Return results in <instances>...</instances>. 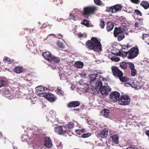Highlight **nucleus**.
I'll return each instance as SVG.
<instances>
[{
	"label": "nucleus",
	"instance_id": "20e7f679",
	"mask_svg": "<svg viewBox=\"0 0 149 149\" xmlns=\"http://www.w3.org/2000/svg\"><path fill=\"white\" fill-rule=\"evenodd\" d=\"M139 49L137 47H132L127 51L128 55L127 58L129 59L134 58L138 55Z\"/></svg>",
	"mask_w": 149,
	"mask_h": 149
},
{
	"label": "nucleus",
	"instance_id": "f8f14e48",
	"mask_svg": "<svg viewBox=\"0 0 149 149\" xmlns=\"http://www.w3.org/2000/svg\"><path fill=\"white\" fill-rule=\"evenodd\" d=\"M108 130L105 129L97 134V136L99 138H104L108 135Z\"/></svg>",
	"mask_w": 149,
	"mask_h": 149
},
{
	"label": "nucleus",
	"instance_id": "c03bdc74",
	"mask_svg": "<svg viewBox=\"0 0 149 149\" xmlns=\"http://www.w3.org/2000/svg\"><path fill=\"white\" fill-rule=\"evenodd\" d=\"M128 65H129V68L131 70L135 69L134 66L133 64L131 63L130 62L129 63Z\"/></svg>",
	"mask_w": 149,
	"mask_h": 149
},
{
	"label": "nucleus",
	"instance_id": "58836bf2",
	"mask_svg": "<svg viewBox=\"0 0 149 149\" xmlns=\"http://www.w3.org/2000/svg\"><path fill=\"white\" fill-rule=\"evenodd\" d=\"M125 36L123 33L118 36V41H120L122 40L124 38Z\"/></svg>",
	"mask_w": 149,
	"mask_h": 149
},
{
	"label": "nucleus",
	"instance_id": "4d7b16f0",
	"mask_svg": "<svg viewBox=\"0 0 149 149\" xmlns=\"http://www.w3.org/2000/svg\"><path fill=\"white\" fill-rule=\"evenodd\" d=\"M84 36L83 35L82 33H80L79 35V37L80 38Z\"/></svg>",
	"mask_w": 149,
	"mask_h": 149
},
{
	"label": "nucleus",
	"instance_id": "49530a36",
	"mask_svg": "<svg viewBox=\"0 0 149 149\" xmlns=\"http://www.w3.org/2000/svg\"><path fill=\"white\" fill-rule=\"evenodd\" d=\"M135 13L137 15L140 16H141L142 15L141 13L138 10H135Z\"/></svg>",
	"mask_w": 149,
	"mask_h": 149
},
{
	"label": "nucleus",
	"instance_id": "2f4dec72",
	"mask_svg": "<svg viewBox=\"0 0 149 149\" xmlns=\"http://www.w3.org/2000/svg\"><path fill=\"white\" fill-rule=\"evenodd\" d=\"M36 27H35L34 28H33V29H28L27 28H24L23 29L24 31H23L24 32L25 31H29V32L31 33L32 32H36Z\"/></svg>",
	"mask_w": 149,
	"mask_h": 149
},
{
	"label": "nucleus",
	"instance_id": "bf43d9fd",
	"mask_svg": "<svg viewBox=\"0 0 149 149\" xmlns=\"http://www.w3.org/2000/svg\"><path fill=\"white\" fill-rule=\"evenodd\" d=\"M59 36H60L61 37H63V36H62V35H61V34H59Z\"/></svg>",
	"mask_w": 149,
	"mask_h": 149
},
{
	"label": "nucleus",
	"instance_id": "b1692460",
	"mask_svg": "<svg viewBox=\"0 0 149 149\" xmlns=\"http://www.w3.org/2000/svg\"><path fill=\"white\" fill-rule=\"evenodd\" d=\"M113 6H114V9L115 13L121 10L122 8V6L120 4L116 5Z\"/></svg>",
	"mask_w": 149,
	"mask_h": 149
},
{
	"label": "nucleus",
	"instance_id": "e433bc0d",
	"mask_svg": "<svg viewBox=\"0 0 149 149\" xmlns=\"http://www.w3.org/2000/svg\"><path fill=\"white\" fill-rule=\"evenodd\" d=\"M95 85L97 87H101L102 86V83L101 81H100L99 80H97V82H95Z\"/></svg>",
	"mask_w": 149,
	"mask_h": 149
},
{
	"label": "nucleus",
	"instance_id": "a19ab883",
	"mask_svg": "<svg viewBox=\"0 0 149 149\" xmlns=\"http://www.w3.org/2000/svg\"><path fill=\"white\" fill-rule=\"evenodd\" d=\"M91 135V133H87L86 134H83L81 136V137L83 138H86L90 136Z\"/></svg>",
	"mask_w": 149,
	"mask_h": 149
},
{
	"label": "nucleus",
	"instance_id": "4c0bfd02",
	"mask_svg": "<svg viewBox=\"0 0 149 149\" xmlns=\"http://www.w3.org/2000/svg\"><path fill=\"white\" fill-rule=\"evenodd\" d=\"M6 84V81L2 79H0V88L2 87Z\"/></svg>",
	"mask_w": 149,
	"mask_h": 149
},
{
	"label": "nucleus",
	"instance_id": "e2e57ef3",
	"mask_svg": "<svg viewBox=\"0 0 149 149\" xmlns=\"http://www.w3.org/2000/svg\"><path fill=\"white\" fill-rule=\"evenodd\" d=\"M100 78H102L100 76L99 77V79H100Z\"/></svg>",
	"mask_w": 149,
	"mask_h": 149
},
{
	"label": "nucleus",
	"instance_id": "338daca9",
	"mask_svg": "<svg viewBox=\"0 0 149 149\" xmlns=\"http://www.w3.org/2000/svg\"><path fill=\"white\" fill-rule=\"evenodd\" d=\"M53 111H51L50 112H53Z\"/></svg>",
	"mask_w": 149,
	"mask_h": 149
},
{
	"label": "nucleus",
	"instance_id": "7ed1b4c3",
	"mask_svg": "<svg viewBox=\"0 0 149 149\" xmlns=\"http://www.w3.org/2000/svg\"><path fill=\"white\" fill-rule=\"evenodd\" d=\"M121 48L117 53V55L121 56L123 57H126L128 54L127 51L130 46L129 44L127 45H121Z\"/></svg>",
	"mask_w": 149,
	"mask_h": 149
},
{
	"label": "nucleus",
	"instance_id": "423d86ee",
	"mask_svg": "<svg viewBox=\"0 0 149 149\" xmlns=\"http://www.w3.org/2000/svg\"><path fill=\"white\" fill-rule=\"evenodd\" d=\"M67 128L65 126H60L54 128L55 132L58 134L62 135L65 134L67 132Z\"/></svg>",
	"mask_w": 149,
	"mask_h": 149
},
{
	"label": "nucleus",
	"instance_id": "393cba45",
	"mask_svg": "<svg viewBox=\"0 0 149 149\" xmlns=\"http://www.w3.org/2000/svg\"><path fill=\"white\" fill-rule=\"evenodd\" d=\"M123 73L119 77L120 80L122 82H124L127 81L129 79L126 77L123 76Z\"/></svg>",
	"mask_w": 149,
	"mask_h": 149
},
{
	"label": "nucleus",
	"instance_id": "5701e85b",
	"mask_svg": "<svg viewBox=\"0 0 149 149\" xmlns=\"http://www.w3.org/2000/svg\"><path fill=\"white\" fill-rule=\"evenodd\" d=\"M112 139L113 143L118 144L119 143L118 137L117 135H114L112 136Z\"/></svg>",
	"mask_w": 149,
	"mask_h": 149
},
{
	"label": "nucleus",
	"instance_id": "72a5a7b5",
	"mask_svg": "<svg viewBox=\"0 0 149 149\" xmlns=\"http://www.w3.org/2000/svg\"><path fill=\"white\" fill-rule=\"evenodd\" d=\"M120 66L121 68L125 69L127 68V63L125 62H123L120 63Z\"/></svg>",
	"mask_w": 149,
	"mask_h": 149
},
{
	"label": "nucleus",
	"instance_id": "864d4df0",
	"mask_svg": "<svg viewBox=\"0 0 149 149\" xmlns=\"http://www.w3.org/2000/svg\"><path fill=\"white\" fill-rule=\"evenodd\" d=\"M58 46L60 48H62L63 47V45L61 43L58 42L57 43Z\"/></svg>",
	"mask_w": 149,
	"mask_h": 149
},
{
	"label": "nucleus",
	"instance_id": "ddd939ff",
	"mask_svg": "<svg viewBox=\"0 0 149 149\" xmlns=\"http://www.w3.org/2000/svg\"><path fill=\"white\" fill-rule=\"evenodd\" d=\"M44 146L48 148H51L52 146V141L49 137H46L45 138Z\"/></svg>",
	"mask_w": 149,
	"mask_h": 149
},
{
	"label": "nucleus",
	"instance_id": "39448f33",
	"mask_svg": "<svg viewBox=\"0 0 149 149\" xmlns=\"http://www.w3.org/2000/svg\"><path fill=\"white\" fill-rule=\"evenodd\" d=\"M120 93L117 91H113L111 92L109 96L110 100L114 102H117L119 99Z\"/></svg>",
	"mask_w": 149,
	"mask_h": 149
},
{
	"label": "nucleus",
	"instance_id": "aec40b11",
	"mask_svg": "<svg viewBox=\"0 0 149 149\" xmlns=\"http://www.w3.org/2000/svg\"><path fill=\"white\" fill-rule=\"evenodd\" d=\"M107 25V30L108 31H110L113 29L114 26L112 22H108Z\"/></svg>",
	"mask_w": 149,
	"mask_h": 149
},
{
	"label": "nucleus",
	"instance_id": "09e8293b",
	"mask_svg": "<svg viewBox=\"0 0 149 149\" xmlns=\"http://www.w3.org/2000/svg\"><path fill=\"white\" fill-rule=\"evenodd\" d=\"M94 2L96 5H100L101 4L100 0H94Z\"/></svg>",
	"mask_w": 149,
	"mask_h": 149
},
{
	"label": "nucleus",
	"instance_id": "bb28decb",
	"mask_svg": "<svg viewBox=\"0 0 149 149\" xmlns=\"http://www.w3.org/2000/svg\"><path fill=\"white\" fill-rule=\"evenodd\" d=\"M113 6L110 7H107L106 10V12L108 13H115L114 10V8Z\"/></svg>",
	"mask_w": 149,
	"mask_h": 149
},
{
	"label": "nucleus",
	"instance_id": "1a4fd4ad",
	"mask_svg": "<svg viewBox=\"0 0 149 149\" xmlns=\"http://www.w3.org/2000/svg\"><path fill=\"white\" fill-rule=\"evenodd\" d=\"M36 94L40 97H44L45 93H46L45 91L44 88L42 87L38 86L36 88Z\"/></svg>",
	"mask_w": 149,
	"mask_h": 149
},
{
	"label": "nucleus",
	"instance_id": "f257e3e1",
	"mask_svg": "<svg viewBox=\"0 0 149 149\" xmlns=\"http://www.w3.org/2000/svg\"><path fill=\"white\" fill-rule=\"evenodd\" d=\"M85 46L87 48L96 52H99L102 50L101 43L95 37H92L91 40L86 41Z\"/></svg>",
	"mask_w": 149,
	"mask_h": 149
},
{
	"label": "nucleus",
	"instance_id": "cd10ccee",
	"mask_svg": "<svg viewBox=\"0 0 149 149\" xmlns=\"http://www.w3.org/2000/svg\"><path fill=\"white\" fill-rule=\"evenodd\" d=\"M89 21L88 20L84 19L81 22V24L87 27H88L89 26Z\"/></svg>",
	"mask_w": 149,
	"mask_h": 149
},
{
	"label": "nucleus",
	"instance_id": "4468645a",
	"mask_svg": "<svg viewBox=\"0 0 149 149\" xmlns=\"http://www.w3.org/2000/svg\"><path fill=\"white\" fill-rule=\"evenodd\" d=\"M42 55L44 58L49 61L51 62L52 59V56L49 52H46L43 53Z\"/></svg>",
	"mask_w": 149,
	"mask_h": 149
},
{
	"label": "nucleus",
	"instance_id": "2eb2a0df",
	"mask_svg": "<svg viewBox=\"0 0 149 149\" xmlns=\"http://www.w3.org/2000/svg\"><path fill=\"white\" fill-rule=\"evenodd\" d=\"M139 83H136V84H134L133 86H132L133 88H135L137 89H141V88H143L144 90H146L147 87H148L147 85L144 83V84L142 85L141 86L139 85Z\"/></svg>",
	"mask_w": 149,
	"mask_h": 149
},
{
	"label": "nucleus",
	"instance_id": "8fccbe9b",
	"mask_svg": "<svg viewBox=\"0 0 149 149\" xmlns=\"http://www.w3.org/2000/svg\"><path fill=\"white\" fill-rule=\"evenodd\" d=\"M69 16L72 19H74L75 17L74 15V14L72 13H70Z\"/></svg>",
	"mask_w": 149,
	"mask_h": 149
},
{
	"label": "nucleus",
	"instance_id": "de8ad7c7",
	"mask_svg": "<svg viewBox=\"0 0 149 149\" xmlns=\"http://www.w3.org/2000/svg\"><path fill=\"white\" fill-rule=\"evenodd\" d=\"M131 2L132 3L136 4H138L140 3V0H130Z\"/></svg>",
	"mask_w": 149,
	"mask_h": 149
},
{
	"label": "nucleus",
	"instance_id": "9d476101",
	"mask_svg": "<svg viewBox=\"0 0 149 149\" xmlns=\"http://www.w3.org/2000/svg\"><path fill=\"white\" fill-rule=\"evenodd\" d=\"M111 89L109 86H103L100 88V90L101 94L103 96L108 94L109 92L111 91Z\"/></svg>",
	"mask_w": 149,
	"mask_h": 149
},
{
	"label": "nucleus",
	"instance_id": "c9c22d12",
	"mask_svg": "<svg viewBox=\"0 0 149 149\" xmlns=\"http://www.w3.org/2000/svg\"><path fill=\"white\" fill-rule=\"evenodd\" d=\"M100 26L102 29H103L105 26V22L102 19L100 20Z\"/></svg>",
	"mask_w": 149,
	"mask_h": 149
},
{
	"label": "nucleus",
	"instance_id": "79ce46f5",
	"mask_svg": "<svg viewBox=\"0 0 149 149\" xmlns=\"http://www.w3.org/2000/svg\"><path fill=\"white\" fill-rule=\"evenodd\" d=\"M136 74V69H134L131 70V75L132 76L134 77L135 76Z\"/></svg>",
	"mask_w": 149,
	"mask_h": 149
},
{
	"label": "nucleus",
	"instance_id": "c756f323",
	"mask_svg": "<svg viewBox=\"0 0 149 149\" xmlns=\"http://www.w3.org/2000/svg\"><path fill=\"white\" fill-rule=\"evenodd\" d=\"M57 93L58 94L61 95V96H63L64 93L63 91L61 90V88L60 87H58L56 89Z\"/></svg>",
	"mask_w": 149,
	"mask_h": 149
},
{
	"label": "nucleus",
	"instance_id": "4be33fe9",
	"mask_svg": "<svg viewBox=\"0 0 149 149\" xmlns=\"http://www.w3.org/2000/svg\"><path fill=\"white\" fill-rule=\"evenodd\" d=\"M23 68L21 67L16 66L14 69V72L17 73H20L23 71Z\"/></svg>",
	"mask_w": 149,
	"mask_h": 149
},
{
	"label": "nucleus",
	"instance_id": "603ef678",
	"mask_svg": "<svg viewBox=\"0 0 149 149\" xmlns=\"http://www.w3.org/2000/svg\"><path fill=\"white\" fill-rule=\"evenodd\" d=\"M57 146L60 149H61L63 147V145L61 143H60L59 145Z\"/></svg>",
	"mask_w": 149,
	"mask_h": 149
},
{
	"label": "nucleus",
	"instance_id": "0eeeda50",
	"mask_svg": "<svg viewBox=\"0 0 149 149\" xmlns=\"http://www.w3.org/2000/svg\"><path fill=\"white\" fill-rule=\"evenodd\" d=\"M118 100V103L119 104L123 105L128 104L130 101L129 97L125 95H122Z\"/></svg>",
	"mask_w": 149,
	"mask_h": 149
},
{
	"label": "nucleus",
	"instance_id": "ea45409f",
	"mask_svg": "<svg viewBox=\"0 0 149 149\" xmlns=\"http://www.w3.org/2000/svg\"><path fill=\"white\" fill-rule=\"evenodd\" d=\"M110 59L112 61L115 62H118L120 60L119 58L115 56H112L111 57Z\"/></svg>",
	"mask_w": 149,
	"mask_h": 149
},
{
	"label": "nucleus",
	"instance_id": "69168bd1",
	"mask_svg": "<svg viewBox=\"0 0 149 149\" xmlns=\"http://www.w3.org/2000/svg\"><path fill=\"white\" fill-rule=\"evenodd\" d=\"M74 110H77V109H74Z\"/></svg>",
	"mask_w": 149,
	"mask_h": 149
},
{
	"label": "nucleus",
	"instance_id": "13d9d810",
	"mask_svg": "<svg viewBox=\"0 0 149 149\" xmlns=\"http://www.w3.org/2000/svg\"><path fill=\"white\" fill-rule=\"evenodd\" d=\"M46 26H47L51 27L52 26V25L48 24H47L46 25Z\"/></svg>",
	"mask_w": 149,
	"mask_h": 149
},
{
	"label": "nucleus",
	"instance_id": "a878e982",
	"mask_svg": "<svg viewBox=\"0 0 149 149\" xmlns=\"http://www.w3.org/2000/svg\"><path fill=\"white\" fill-rule=\"evenodd\" d=\"M102 112L103 113V116L106 118H107L109 117V111L108 109H104L102 111Z\"/></svg>",
	"mask_w": 149,
	"mask_h": 149
},
{
	"label": "nucleus",
	"instance_id": "412c9836",
	"mask_svg": "<svg viewBox=\"0 0 149 149\" xmlns=\"http://www.w3.org/2000/svg\"><path fill=\"white\" fill-rule=\"evenodd\" d=\"M140 5L145 9H147L149 8V3L146 1H142Z\"/></svg>",
	"mask_w": 149,
	"mask_h": 149
},
{
	"label": "nucleus",
	"instance_id": "f704fd0d",
	"mask_svg": "<svg viewBox=\"0 0 149 149\" xmlns=\"http://www.w3.org/2000/svg\"><path fill=\"white\" fill-rule=\"evenodd\" d=\"M52 59V61L51 62L53 61L56 63H58L60 61V59L58 57L54 56H53Z\"/></svg>",
	"mask_w": 149,
	"mask_h": 149
},
{
	"label": "nucleus",
	"instance_id": "6e6d98bb",
	"mask_svg": "<svg viewBox=\"0 0 149 149\" xmlns=\"http://www.w3.org/2000/svg\"><path fill=\"white\" fill-rule=\"evenodd\" d=\"M138 25H139V23H138L136 22L134 26L135 27H139Z\"/></svg>",
	"mask_w": 149,
	"mask_h": 149
},
{
	"label": "nucleus",
	"instance_id": "680f3d73",
	"mask_svg": "<svg viewBox=\"0 0 149 149\" xmlns=\"http://www.w3.org/2000/svg\"><path fill=\"white\" fill-rule=\"evenodd\" d=\"M2 136V134L1 133H0V136Z\"/></svg>",
	"mask_w": 149,
	"mask_h": 149
},
{
	"label": "nucleus",
	"instance_id": "6e6552de",
	"mask_svg": "<svg viewBox=\"0 0 149 149\" xmlns=\"http://www.w3.org/2000/svg\"><path fill=\"white\" fill-rule=\"evenodd\" d=\"M111 69L113 75L116 77L119 78L123 73L117 67L112 66Z\"/></svg>",
	"mask_w": 149,
	"mask_h": 149
},
{
	"label": "nucleus",
	"instance_id": "9b49d317",
	"mask_svg": "<svg viewBox=\"0 0 149 149\" xmlns=\"http://www.w3.org/2000/svg\"><path fill=\"white\" fill-rule=\"evenodd\" d=\"M44 97L51 102L55 101L56 99V97L54 95L51 93H46L44 95Z\"/></svg>",
	"mask_w": 149,
	"mask_h": 149
},
{
	"label": "nucleus",
	"instance_id": "a211bd4d",
	"mask_svg": "<svg viewBox=\"0 0 149 149\" xmlns=\"http://www.w3.org/2000/svg\"><path fill=\"white\" fill-rule=\"evenodd\" d=\"M123 33V31L121 28L120 27H116L115 29L113 34L115 37H117L118 35L120 34Z\"/></svg>",
	"mask_w": 149,
	"mask_h": 149
},
{
	"label": "nucleus",
	"instance_id": "0e129e2a",
	"mask_svg": "<svg viewBox=\"0 0 149 149\" xmlns=\"http://www.w3.org/2000/svg\"><path fill=\"white\" fill-rule=\"evenodd\" d=\"M14 149H17V148H14Z\"/></svg>",
	"mask_w": 149,
	"mask_h": 149
},
{
	"label": "nucleus",
	"instance_id": "dca6fc26",
	"mask_svg": "<svg viewBox=\"0 0 149 149\" xmlns=\"http://www.w3.org/2000/svg\"><path fill=\"white\" fill-rule=\"evenodd\" d=\"M80 102L78 101H72L70 102L68 105L69 108L75 107L80 105Z\"/></svg>",
	"mask_w": 149,
	"mask_h": 149
},
{
	"label": "nucleus",
	"instance_id": "a18cd8bd",
	"mask_svg": "<svg viewBox=\"0 0 149 149\" xmlns=\"http://www.w3.org/2000/svg\"><path fill=\"white\" fill-rule=\"evenodd\" d=\"M74 124L72 122H70L67 124L68 127L69 128H71L73 127Z\"/></svg>",
	"mask_w": 149,
	"mask_h": 149
},
{
	"label": "nucleus",
	"instance_id": "c85d7f7f",
	"mask_svg": "<svg viewBox=\"0 0 149 149\" xmlns=\"http://www.w3.org/2000/svg\"><path fill=\"white\" fill-rule=\"evenodd\" d=\"M3 62L7 64H11L13 63V61L10 58L5 57L3 60Z\"/></svg>",
	"mask_w": 149,
	"mask_h": 149
},
{
	"label": "nucleus",
	"instance_id": "37998d69",
	"mask_svg": "<svg viewBox=\"0 0 149 149\" xmlns=\"http://www.w3.org/2000/svg\"><path fill=\"white\" fill-rule=\"evenodd\" d=\"M54 3L56 5H58L60 4H62L63 3L61 0H54Z\"/></svg>",
	"mask_w": 149,
	"mask_h": 149
},
{
	"label": "nucleus",
	"instance_id": "7c9ffc66",
	"mask_svg": "<svg viewBox=\"0 0 149 149\" xmlns=\"http://www.w3.org/2000/svg\"><path fill=\"white\" fill-rule=\"evenodd\" d=\"M143 39L147 43L148 42L149 40V36L146 34L143 35Z\"/></svg>",
	"mask_w": 149,
	"mask_h": 149
},
{
	"label": "nucleus",
	"instance_id": "774afa93",
	"mask_svg": "<svg viewBox=\"0 0 149 149\" xmlns=\"http://www.w3.org/2000/svg\"><path fill=\"white\" fill-rule=\"evenodd\" d=\"M134 84L132 85V86H133V85H134Z\"/></svg>",
	"mask_w": 149,
	"mask_h": 149
},
{
	"label": "nucleus",
	"instance_id": "f03ea898",
	"mask_svg": "<svg viewBox=\"0 0 149 149\" xmlns=\"http://www.w3.org/2000/svg\"><path fill=\"white\" fill-rule=\"evenodd\" d=\"M97 10L95 6H88L84 8L83 15L84 17L88 18L90 15L94 14Z\"/></svg>",
	"mask_w": 149,
	"mask_h": 149
},
{
	"label": "nucleus",
	"instance_id": "3c124183",
	"mask_svg": "<svg viewBox=\"0 0 149 149\" xmlns=\"http://www.w3.org/2000/svg\"><path fill=\"white\" fill-rule=\"evenodd\" d=\"M10 91L9 90H6L4 91V93L5 95H8L10 93Z\"/></svg>",
	"mask_w": 149,
	"mask_h": 149
},
{
	"label": "nucleus",
	"instance_id": "052dcab7",
	"mask_svg": "<svg viewBox=\"0 0 149 149\" xmlns=\"http://www.w3.org/2000/svg\"><path fill=\"white\" fill-rule=\"evenodd\" d=\"M36 136V135H35L34 136H33L32 137V138H36V136Z\"/></svg>",
	"mask_w": 149,
	"mask_h": 149
},
{
	"label": "nucleus",
	"instance_id": "5fc2aeb1",
	"mask_svg": "<svg viewBox=\"0 0 149 149\" xmlns=\"http://www.w3.org/2000/svg\"><path fill=\"white\" fill-rule=\"evenodd\" d=\"M147 135L149 138V130H147L145 133Z\"/></svg>",
	"mask_w": 149,
	"mask_h": 149
},
{
	"label": "nucleus",
	"instance_id": "f3484780",
	"mask_svg": "<svg viewBox=\"0 0 149 149\" xmlns=\"http://www.w3.org/2000/svg\"><path fill=\"white\" fill-rule=\"evenodd\" d=\"M97 77V72H92L90 75L91 78L90 83L91 85H92L93 84V82L96 80Z\"/></svg>",
	"mask_w": 149,
	"mask_h": 149
},
{
	"label": "nucleus",
	"instance_id": "6ab92c4d",
	"mask_svg": "<svg viewBox=\"0 0 149 149\" xmlns=\"http://www.w3.org/2000/svg\"><path fill=\"white\" fill-rule=\"evenodd\" d=\"M75 67L77 68H82L84 66V63L80 61H76L74 64Z\"/></svg>",
	"mask_w": 149,
	"mask_h": 149
},
{
	"label": "nucleus",
	"instance_id": "473e14b6",
	"mask_svg": "<svg viewBox=\"0 0 149 149\" xmlns=\"http://www.w3.org/2000/svg\"><path fill=\"white\" fill-rule=\"evenodd\" d=\"M85 132V130L82 129L81 130L77 129L75 130V132L78 135H81L82 133Z\"/></svg>",
	"mask_w": 149,
	"mask_h": 149
}]
</instances>
